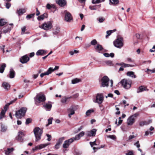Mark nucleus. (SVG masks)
<instances>
[{
	"label": "nucleus",
	"mask_w": 155,
	"mask_h": 155,
	"mask_svg": "<svg viewBox=\"0 0 155 155\" xmlns=\"http://www.w3.org/2000/svg\"><path fill=\"white\" fill-rule=\"evenodd\" d=\"M33 132L35 137V141H38L41 139L43 133L42 129L38 127H35L33 130Z\"/></svg>",
	"instance_id": "f257e3e1"
},
{
	"label": "nucleus",
	"mask_w": 155,
	"mask_h": 155,
	"mask_svg": "<svg viewBox=\"0 0 155 155\" xmlns=\"http://www.w3.org/2000/svg\"><path fill=\"white\" fill-rule=\"evenodd\" d=\"M27 109L26 108L23 107L16 111L15 115L16 117L18 119L24 116L26 112Z\"/></svg>",
	"instance_id": "f03ea898"
},
{
	"label": "nucleus",
	"mask_w": 155,
	"mask_h": 155,
	"mask_svg": "<svg viewBox=\"0 0 155 155\" xmlns=\"http://www.w3.org/2000/svg\"><path fill=\"white\" fill-rule=\"evenodd\" d=\"M120 83L124 88L127 89L130 87L132 83L131 81L125 79L122 80Z\"/></svg>",
	"instance_id": "7ed1b4c3"
},
{
	"label": "nucleus",
	"mask_w": 155,
	"mask_h": 155,
	"mask_svg": "<svg viewBox=\"0 0 155 155\" xmlns=\"http://www.w3.org/2000/svg\"><path fill=\"white\" fill-rule=\"evenodd\" d=\"M138 115V114L135 113L127 119V124L128 125H132L134 123L135 120Z\"/></svg>",
	"instance_id": "20e7f679"
},
{
	"label": "nucleus",
	"mask_w": 155,
	"mask_h": 155,
	"mask_svg": "<svg viewBox=\"0 0 155 155\" xmlns=\"http://www.w3.org/2000/svg\"><path fill=\"white\" fill-rule=\"evenodd\" d=\"M114 46L119 48H121L124 45L123 39L121 38H118L114 42Z\"/></svg>",
	"instance_id": "39448f33"
},
{
	"label": "nucleus",
	"mask_w": 155,
	"mask_h": 155,
	"mask_svg": "<svg viewBox=\"0 0 155 155\" xmlns=\"http://www.w3.org/2000/svg\"><path fill=\"white\" fill-rule=\"evenodd\" d=\"M35 103H40L41 102H44L45 101L46 98L45 96L42 94H38L34 98Z\"/></svg>",
	"instance_id": "423d86ee"
},
{
	"label": "nucleus",
	"mask_w": 155,
	"mask_h": 155,
	"mask_svg": "<svg viewBox=\"0 0 155 155\" xmlns=\"http://www.w3.org/2000/svg\"><path fill=\"white\" fill-rule=\"evenodd\" d=\"M104 98V96L102 94L98 93L96 95V100L94 101V102L98 104H101L103 101Z\"/></svg>",
	"instance_id": "0eeeda50"
},
{
	"label": "nucleus",
	"mask_w": 155,
	"mask_h": 155,
	"mask_svg": "<svg viewBox=\"0 0 155 155\" xmlns=\"http://www.w3.org/2000/svg\"><path fill=\"white\" fill-rule=\"evenodd\" d=\"M64 12L65 14L64 20L65 21L70 22L73 20L72 16L69 12L65 10L64 11Z\"/></svg>",
	"instance_id": "6e6552de"
},
{
	"label": "nucleus",
	"mask_w": 155,
	"mask_h": 155,
	"mask_svg": "<svg viewBox=\"0 0 155 155\" xmlns=\"http://www.w3.org/2000/svg\"><path fill=\"white\" fill-rule=\"evenodd\" d=\"M52 27V23L50 21L45 22L41 25V28L45 30H48L51 29Z\"/></svg>",
	"instance_id": "1a4fd4ad"
},
{
	"label": "nucleus",
	"mask_w": 155,
	"mask_h": 155,
	"mask_svg": "<svg viewBox=\"0 0 155 155\" xmlns=\"http://www.w3.org/2000/svg\"><path fill=\"white\" fill-rule=\"evenodd\" d=\"M74 138L72 137L70 139L65 140L63 145V147L64 148H68L70 144L74 141Z\"/></svg>",
	"instance_id": "9d476101"
},
{
	"label": "nucleus",
	"mask_w": 155,
	"mask_h": 155,
	"mask_svg": "<svg viewBox=\"0 0 155 155\" xmlns=\"http://www.w3.org/2000/svg\"><path fill=\"white\" fill-rule=\"evenodd\" d=\"M109 80V79L107 76H104L101 79L102 81L101 83L102 86L103 87L106 86L108 87Z\"/></svg>",
	"instance_id": "9b49d317"
},
{
	"label": "nucleus",
	"mask_w": 155,
	"mask_h": 155,
	"mask_svg": "<svg viewBox=\"0 0 155 155\" xmlns=\"http://www.w3.org/2000/svg\"><path fill=\"white\" fill-rule=\"evenodd\" d=\"M24 136L23 132L22 131H19L18 133V135L15 138V139L20 142H23V137Z\"/></svg>",
	"instance_id": "f8f14e48"
},
{
	"label": "nucleus",
	"mask_w": 155,
	"mask_h": 155,
	"mask_svg": "<svg viewBox=\"0 0 155 155\" xmlns=\"http://www.w3.org/2000/svg\"><path fill=\"white\" fill-rule=\"evenodd\" d=\"M75 110V107L74 106H72L68 109V111L69 113L68 116L70 118H71L72 115L74 114Z\"/></svg>",
	"instance_id": "ddd939ff"
},
{
	"label": "nucleus",
	"mask_w": 155,
	"mask_h": 155,
	"mask_svg": "<svg viewBox=\"0 0 155 155\" xmlns=\"http://www.w3.org/2000/svg\"><path fill=\"white\" fill-rule=\"evenodd\" d=\"M96 131V129H93L91 131H87L86 134L88 137L94 136L95 135Z\"/></svg>",
	"instance_id": "4468645a"
},
{
	"label": "nucleus",
	"mask_w": 155,
	"mask_h": 155,
	"mask_svg": "<svg viewBox=\"0 0 155 155\" xmlns=\"http://www.w3.org/2000/svg\"><path fill=\"white\" fill-rule=\"evenodd\" d=\"M29 58L27 55H25L21 57L20 59V61L22 64L25 63L29 61Z\"/></svg>",
	"instance_id": "2eb2a0df"
},
{
	"label": "nucleus",
	"mask_w": 155,
	"mask_h": 155,
	"mask_svg": "<svg viewBox=\"0 0 155 155\" xmlns=\"http://www.w3.org/2000/svg\"><path fill=\"white\" fill-rule=\"evenodd\" d=\"M49 143L41 144L36 146L35 148L33 149V150L35 151L37 149H41L44 148L49 145Z\"/></svg>",
	"instance_id": "dca6fc26"
},
{
	"label": "nucleus",
	"mask_w": 155,
	"mask_h": 155,
	"mask_svg": "<svg viewBox=\"0 0 155 155\" xmlns=\"http://www.w3.org/2000/svg\"><path fill=\"white\" fill-rule=\"evenodd\" d=\"M56 2L61 7H63L66 4V2L65 0H56Z\"/></svg>",
	"instance_id": "f3484780"
},
{
	"label": "nucleus",
	"mask_w": 155,
	"mask_h": 155,
	"mask_svg": "<svg viewBox=\"0 0 155 155\" xmlns=\"http://www.w3.org/2000/svg\"><path fill=\"white\" fill-rule=\"evenodd\" d=\"M84 131H82L78 134L76 135L75 137H73V138H74V140H78L80 139L81 137L84 136Z\"/></svg>",
	"instance_id": "a211bd4d"
},
{
	"label": "nucleus",
	"mask_w": 155,
	"mask_h": 155,
	"mask_svg": "<svg viewBox=\"0 0 155 155\" xmlns=\"http://www.w3.org/2000/svg\"><path fill=\"white\" fill-rule=\"evenodd\" d=\"M44 107L47 110L49 111L51 108L52 105L49 102L48 103H45Z\"/></svg>",
	"instance_id": "6ab92c4d"
},
{
	"label": "nucleus",
	"mask_w": 155,
	"mask_h": 155,
	"mask_svg": "<svg viewBox=\"0 0 155 155\" xmlns=\"http://www.w3.org/2000/svg\"><path fill=\"white\" fill-rule=\"evenodd\" d=\"M116 65H117L121 66V67L124 68L132 67V66L130 65V64H126L123 62L117 63L116 64Z\"/></svg>",
	"instance_id": "aec40b11"
},
{
	"label": "nucleus",
	"mask_w": 155,
	"mask_h": 155,
	"mask_svg": "<svg viewBox=\"0 0 155 155\" xmlns=\"http://www.w3.org/2000/svg\"><path fill=\"white\" fill-rule=\"evenodd\" d=\"M2 86L6 91L8 90L10 88V85L6 82H3Z\"/></svg>",
	"instance_id": "412c9836"
},
{
	"label": "nucleus",
	"mask_w": 155,
	"mask_h": 155,
	"mask_svg": "<svg viewBox=\"0 0 155 155\" xmlns=\"http://www.w3.org/2000/svg\"><path fill=\"white\" fill-rule=\"evenodd\" d=\"M94 48L98 52H100V51L103 49V48L102 46L99 44H97L96 46H95Z\"/></svg>",
	"instance_id": "4be33fe9"
},
{
	"label": "nucleus",
	"mask_w": 155,
	"mask_h": 155,
	"mask_svg": "<svg viewBox=\"0 0 155 155\" xmlns=\"http://www.w3.org/2000/svg\"><path fill=\"white\" fill-rule=\"evenodd\" d=\"M9 77L11 78H13L15 75V72L13 69H11L9 74Z\"/></svg>",
	"instance_id": "5701e85b"
},
{
	"label": "nucleus",
	"mask_w": 155,
	"mask_h": 155,
	"mask_svg": "<svg viewBox=\"0 0 155 155\" xmlns=\"http://www.w3.org/2000/svg\"><path fill=\"white\" fill-rule=\"evenodd\" d=\"M46 51L44 50H39L36 53V55L38 56L42 55L45 54Z\"/></svg>",
	"instance_id": "b1692460"
},
{
	"label": "nucleus",
	"mask_w": 155,
	"mask_h": 155,
	"mask_svg": "<svg viewBox=\"0 0 155 155\" xmlns=\"http://www.w3.org/2000/svg\"><path fill=\"white\" fill-rule=\"evenodd\" d=\"M16 100L17 99H15L14 100H12L10 101L9 103L7 104L4 107V110L6 111L7 110L8 107L9 106V105L14 102L15 101H16Z\"/></svg>",
	"instance_id": "393cba45"
},
{
	"label": "nucleus",
	"mask_w": 155,
	"mask_h": 155,
	"mask_svg": "<svg viewBox=\"0 0 155 155\" xmlns=\"http://www.w3.org/2000/svg\"><path fill=\"white\" fill-rule=\"evenodd\" d=\"M151 120H149L148 121H143L140 122L139 125L140 126H143L144 125H147L149 124L151 122Z\"/></svg>",
	"instance_id": "a878e982"
},
{
	"label": "nucleus",
	"mask_w": 155,
	"mask_h": 155,
	"mask_svg": "<svg viewBox=\"0 0 155 155\" xmlns=\"http://www.w3.org/2000/svg\"><path fill=\"white\" fill-rule=\"evenodd\" d=\"M26 12V10L25 9H20L18 10L17 12V13L19 15H21L25 13Z\"/></svg>",
	"instance_id": "bb28decb"
},
{
	"label": "nucleus",
	"mask_w": 155,
	"mask_h": 155,
	"mask_svg": "<svg viewBox=\"0 0 155 155\" xmlns=\"http://www.w3.org/2000/svg\"><path fill=\"white\" fill-rule=\"evenodd\" d=\"M12 28V27H9V26L5 27L4 28L2 32L4 33H6L8 32L9 31L11 30Z\"/></svg>",
	"instance_id": "cd10ccee"
},
{
	"label": "nucleus",
	"mask_w": 155,
	"mask_h": 155,
	"mask_svg": "<svg viewBox=\"0 0 155 155\" xmlns=\"http://www.w3.org/2000/svg\"><path fill=\"white\" fill-rule=\"evenodd\" d=\"M127 76L131 77L132 78H136V75L134 74V72L133 71H128L127 73Z\"/></svg>",
	"instance_id": "c85d7f7f"
},
{
	"label": "nucleus",
	"mask_w": 155,
	"mask_h": 155,
	"mask_svg": "<svg viewBox=\"0 0 155 155\" xmlns=\"http://www.w3.org/2000/svg\"><path fill=\"white\" fill-rule=\"evenodd\" d=\"M7 129V127L5 125L1 124V131L2 132H5Z\"/></svg>",
	"instance_id": "c756f323"
},
{
	"label": "nucleus",
	"mask_w": 155,
	"mask_h": 155,
	"mask_svg": "<svg viewBox=\"0 0 155 155\" xmlns=\"http://www.w3.org/2000/svg\"><path fill=\"white\" fill-rule=\"evenodd\" d=\"M109 1L110 5H117L118 4L119 2V0H109Z\"/></svg>",
	"instance_id": "7c9ffc66"
},
{
	"label": "nucleus",
	"mask_w": 155,
	"mask_h": 155,
	"mask_svg": "<svg viewBox=\"0 0 155 155\" xmlns=\"http://www.w3.org/2000/svg\"><path fill=\"white\" fill-rule=\"evenodd\" d=\"M6 67V64L5 63L2 64L0 67V73H2L3 72Z\"/></svg>",
	"instance_id": "2f4dec72"
},
{
	"label": "nucleus",
	"mask_w": 155,
	"mask_h": 155,
	"mask_svg": "<svg viewBox=\"0 0 155 155\" xmlns=\"http://www.w3.org/2000/svg\"><path fill=\"white\" fill-rule=\"evenodd\" d=\"M116 31V29H114L113 30H110L109 31H107L106 32L107 35H106V38H107V37L109 35H110L111 34L115 31Z\"/></svg>",
	"instance_id": "473e14b6"
},
{
	"label": "nucleus",
	"mask_w": 155,
	"mask_h": 155,
	"mask_svg": "<svg viewBox=\"0 0 155 155\" xmlns=\"http://www.w3.org/2000/svg\"><path fill=\"white\" fill-rule=\"evenodd\" d=\"M13 150V148H8L7 150H5V154L6 155H8L9 153L12 152Z\"/></svg>",
	"instance_id": "72a5a7b5"
},
{
	"label": "nucleus",
	"mask_w": 155,
	"mask_h": 155,
	"mask_svg": "<svg viewBox=\"0 0 155 155\" xmlns=\"http://www.w3.org/2000/svg\"><path fill=\"white\" fill-rule=\"evenodd\" d=\"M146 88L145 87L142 86H140L139 87V89L137 91V93L141 92L142 91H145L146 90Z\"/></svg>",
	"instance_id": "f704fd0d"
},
{
	"label": "nucleus",
	"mask_w": 155,
	"mask_h": 155,
	"mask_svg": "<svg viewBox=\"0 0 155 155\" xmlns=\"http://www.w3.org/2000/svg\"><path fill=\"white\" fill-rule=\"evenodd\" d=\"M62 142V139H60L59 140V141L55 145L54 147L56 149H58L59 148Z\"/></svg>",
	"instance_id": "c9c22d12"
},
{
	"label": "nucleus",
	"mask_w": 155,
	"mask_h": 155,
	"mask_svg": "<svg viewBox=\"0 0 155 155\" xmlns=\"http://www.w3.org/2000/svg\"><path fill=\"white\" fill-rule=\"evenodd\" d=\"M50 69H48V71L44 73H42L41 74L40 76L41 78H42L45 75H48L50 74Z\"/></svg>",
	"instance_id": "e433bc0d"
},
{
	"label": "nucleus",
	"mask_w": 155,
	"mask_h": 155,
	"mask_svg": "<svg viewBox=\"0 0 155 155\" xmlns=\"http://www.w3.org/2000/svg\"><path fill=\"white\" fill-rule=\"evenodd\" d=\"M71 97H63L61 101L62 103H65Z\"/></svg>",
	"instance_id": "4c0bfd02"
},
{
	"label": "nucleus",
	"mask_w": 155,
	"mask_h": 155,
	"mask_svg": "<svg viewBox=\"0 0 155 155\" xmlns=\"http://www.w3.org/2000/svg\"><path fill=\"white\" fill-rule=\"evenodd\" d=\"M59 66H55L54 68H52L50 67L48 69H50V74H51L52 72L56 70H58L59 69Z\"/></svg>",
	"instance_id": "58836bf2"
},
{
	"label": "nucleus",
	"mask_w": 155,
	"mask_h": 155,
	"mask_svg": "<svg viewBox=\"0 0 155 155\" xmlns=\"http://www.w3.org/2000/svg\"><path fill=\"white\" fill-rule=\"evenodd\" d=\"M60 31V28L59 27H57L53 31V34L56 35Z\"/></svg>",
	"instance_id": "ea45409f"
},
{
	"label": "nucleus",
	"mask_w": 155,
	"mask_h": 155,
	"mask_svg": "<svg viewBox=\"0 0 155 155\" xmlns=\"http://www.w3.org/2000/svg\"><path fill=\"white\" fill-rule=\"evenodd\" d=\"M41 72V70H39L37 74H35L32 75V77L34 78V79H36L38 76L39 74Z\"/></svg>",
	"instance_id": "a19ab883"
},
{
	"label": "nucleus",
	"mask_w": 155,
	"mask_h": 155,
	"mask_svg": "<svg viewBox=\"0 0 155 155\" xmlns=\"http://www.w3.org/2000/svg\"><path fill=\"white\" fill-rule=\"evenodd\" d=\"M104 62L108 66H113V64L112 63V62L110 60L105 61Z\"/></svg>",
	"instance_id": "79ce46f5"
},
{
	"label": "nucleus",
	"mask_w": 155,
	"mask_h": 155,
	"mask_svg": "<svg viewBox=\"0 0 155 155\" xmlns=\"http://www.w3.org/2000/svg\"><path fill=\"white\" fill-rule=\"evenodd\" d=\"M80 81L81 80L80 79L76 78L72 80L71 82L72 84H75L80 82Z\"/></svg>",
	"instance_id": "37998d69"
},
{
	"label": "nucleus",
	"mask_w": 155,
	"mask_h": 155,
	"mask_svg": "<svg viewBox=\"0 0 155 155\" xmlns=\"http://www.w3.org/2000/svg\"><path fill=\"white\" fill-rule=\"evenodd\" d=\"M6 112L3 109L2 110L0 114V119H2L4 117Z\"/></svg>",
	"instance_id": "c03bdc74"
},
{
	"label": "nucleus",
	"mask_w": 155,
	"mask_h": 155,
	"mask_svg": "<svg viewBox=\"0 0 155 155\" xmlns=\"http://www.w3.org/2000/svg\"><path fill=\"white\" fill-rule=\"evenodd\" d=\"M45 14H43L38 17L37 18L39 21L43 20L45 18Z\"/></svg>",
	"instance_id": "a18cd8bd"
},
{
	"label": "nucleus",
	"mask_w": 155,
	"mask_h": 155,
	"mask_svg": "<svg viewBox=\"0 0 155 155\" xmlns=\"http://www.w3.org/2000/svg\"><path fill=\"white\" fill-rule=\"evenodd\" d=\"M6 22H5L4 19H1L0 20V26H2L5 25Z\"/></svg>",
	"instance_id": "49530a36"
},
{
	"label": "nucleus",
	"mask_w": 155,
	"mask_h": 155,
	"mask_svg": "<svg viewBox=\"0 0 155 155\" xmlns=\"http://www.w3.org/2000/svg\"><path fill=\"white\" fill-rule=\"evenodd\" d=\"M97 20L100 23H101L104 21L105 18L102 17H100L98 18Z\"/></svg>",
	"instance_id": "de8ad7c7"
},
{
	"label": "nucleus",
	"mask_w": 155,
	"mask_h": 155,
	"mask_svg": "<svg viewBox=\"0 0 155 155\" xmlns=\"http://www.w3.org/2000/svg\"><path fill=\"white\" fill-rule=\"evenodd\" d=\"M97 42L96 39H94L91 42V44L92 45H95L97 44Z\"/></svg>",
	"instance_id": "09e8293b"
},
{
	"label": "nucleus",
	"mask_w": 155,
	"mask_h": 155,
	"mask_svg": "<svg viewBox=\"0 0 155 155\" xmlns=\"http://www.w3.org/2000/svg\"><path fill=\"white\" fill-rule=\"evenodd\" d=\"M93 112L94 110L93 109L89 110L87 111L86 113V114L88 116L91 113H92Z\"/></svg>",
	"instance_id": "8fccbe9b"
},
{
	"label": "nucleus",
	"mask_w": 155,
	"mask_h": 155,
	"mask_svg": "<svg viewBox=\"0 0 155 155\" xmlns=\"http://www.w3.org/2000/svg\"><path fill=\"white\" fill-rule=\"evenodd\" d=\"M35 15V14H32L27 15L26 17V18L27 19H29L32 18Z\"/></svg>",
	"instance_id": "3c124183"
},
{
	"label": "nucleus",
	"mask_w": 155,
	"mask_h": 155,
	"mask_svg": "<svg viewBox=\"0 0 155 155\" xmlns=\"http://www.w3.org/2000/svg\"><path fill=\"white\" fill-rule=\"evenodd\" d=\"M107 137L108 138H109L114 140H115L116 138V136L114 135H108Z\"/></svg>",
	"instance_id": "603ef678"
},
{
	"label": "nucleus",
	"mask_w": 155,
	"mask_h": 155,
	"mask_svg": "<svg viewBox=\"0 0 155 155\" xmlns=\"http://www.w3.org/2000/svg\"><path fill=\"white\" fill-rule=\"evenodd\" d=\"M150 71L152 73H154L155 72V69H153L152 70H150L149 69H147V71L146 72L149 74L150 73Z\"/></svg>",
	"instance_id": "864d4df0"
},
{
	"label": "nucleus",
	"mask_w": 155,
	"mask_h": 155,
	"mask_svg": "<svg viewBox=\"0 0 155 155\" xmlns=\"http://www.w3.org/2000/svg\"><path fill=\"white\" fill-rule=\"evenodd\" d=\"M101 2V0H93L92 2L93 4H96L98 3Z\"/></svg>",
	"instance_id": "5fc2aeb1"
},
{
	"label": "nucleus",
	"mask_w": 155,
	"mask_h": 155,
	"mask_svg": "<svg viewBox=\"0 0 155 155\" xmlns=\"http://www.w3.org/2000/svg\"><path fill=\"white\" fill-rule=\"evenodd\" d=\"M52 120L51 119H49L48 120V124L46 125V126L47 127L49 124H52Z\"/></svg>",
	"instance_id": "6e6d98bb"
},
{
	"label": "nucleus",
	"mask_w": 155,
	"mask_h": 155,
	"mask_svg": "<svg viewBox=\"0 0 155 155\" xmlns=\"http://www.w3.org/2000/svg\"><path fill=\"white\" fill-rule=\"evenodd\" d=\"M115 107H116V110H117L118 111L117 112H116L115 113L116 114V115H119V114H120V111H119V108L118 107H117L116 106H115Z\"/></svg>",
	"instance_id": "4d7b16f0"
},
{
	"label": "nucleus",
	"mask_w": 155,
	"mask_h": 155,
	"mask_svg": "<svg viewBox=\"0 0 155 155\" xmlns=\"http://www.w3.org/2000/svg\"><path fill=\"white\" fill-rule=\"evenodd\" d=\"M31 120L30 118H28L26 119V121L25 122V124H28L29 123L31 122Z\"/></svg>",
	"instance_id": "13d9d810"
},
{
	"label": "nucleus",
	"mask_w": 155,
	"mask_h": 155,
	"mask_svg": "<svg viewBox=\"0 0 155 155\" xmlns=\"http://www.w3.org/2000/svg\"><path fill=\"white\" fill-rule=\"evenodd\" d=\"M26 27L25 26H24L21 28V34L23 35L25 33V31Z\"/></svg>",
	"instance_id": "bf43d9fd"
},
{
	"label": "nucleus",
	"mask_w": 155,
	"mask_h": 155,
	"mask_svg": "<svg viewBox=\"0 0 155 155\" xmlns=\"http://www.w3.org/2000/svg\"><path fill=\"white\" fill-rule=\"evenodd\" d=\"M126 155H134L133 152L132 150H130L128 151V153L126 154Z\"/></svg>",
	"instance_id": "052dcab7"
},
{
	"label": "nucleus",
	"mask_w": 155,
	"mask_h": 155,
	"mask_svg": "<svg viewBox=\"0 0 155 155\" xmlns=\"http://www.w3.org/2000/svg\"><path fill=\"white\" fill-rule=\"evenodd\" d=\"M78 39V42H81L82 40V38L79 37L78 36H77L75 38L76 39Z\"/></svg>",
	"instance_id": "680f3d73"
},
{
	"label": "nucleus",
	"mask_w": 155,
	"mask_h": 155,
	"mask_svg": "<svg viewBox=\"0 0 155 155\" xmlns=\"http://www.w3.org/2000/svg\"><path fill=\"white\" fill-rule=\"evenodd\" d=\"M82 152L81 151H77L75 152V155H81Z\"/></svg>",
	"instance_id": "e2e57ef3"
},
{
	"label": "nucleus",
	"mask_w": 155,
	"mask_h": 155,
	"mask_svg": "<svg viewBox=\"0 0 155 155\" xmlns=\"http://www.w3.org/2000/svg\"><path fill=\"white\" fill-rule=\"evenodd\" d=\"M134 145L136 146L137 147L139 148L140 146V144L139 143V141H137L134 144Z\"/></svg>",
	"instance_id": "0e129e2a"
},
{
	"label": "nucleus",
	"mask_w": 155,
	"mask_h": 155,
	"mask_svg": "<svg viewBox=\"0 0 155 155\" xmlns=\"http://www.w3.org/2000/svg\"><path fill=\"white\" fill-rule=\"evenodd\" d=\"M119 120L118 121V124H117V125H118V126L120 124L122 123V121H123L122 120H121V117H119Z\"/></svg>",
	"instance_id": "69168bd1"
},
{
	"label": "nucleus",
	"mask_w": 155,
	"mask_h": 155,
	"mask_svg": "<svg viewBox=\"0 0 155 155\" xmlns=\"http://www.w3.org/2000/svg\"><path fill=\"white\" fill-rule=\"evenodd\" d=\"M46 135L48 137L47 140L48 141H50L51 140V136L48 134H47Z\"/></svg>",
	"instance_id": "338daca9"
},
{
	"label": "nucleus",
	"mask_w": 155,
	"mask_h": 155,
	"mask_svg": "<svg viewBox=\"0 0 155 155\" xmlns=\"http://www.w3.org/2000/svg\"><path fill=\"white\" fill-rule=\"evenodd\" d=\"M52 8L51 6L49 4H47L46 5V8L48 9H50Z\"/></svg>",
	"instance_id": "774afa93"
}]
</instances>
